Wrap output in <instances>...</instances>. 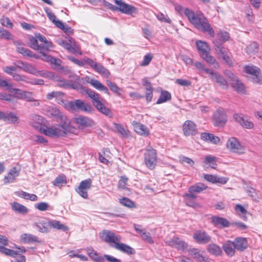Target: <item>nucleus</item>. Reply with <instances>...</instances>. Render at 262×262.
I'll return each instance as SVG.
<instances>
[{
    "mask_svg": "<svg viewBox=\"0 0 262 262\" xmlns=\"http://www.w3.org/2000/svg\"><path fill=\"white\" fill-rule=\"evenodd\" d=\"M45 123V119L40 116L34 115L32 116V120L30 122L31 125L35 129L42 132L46 126L43 125Z\"/></svg>",
    "mask_w": 262,
    "mask_h": 262,
    "instance_id": "nucleus-20",
    "label": "nucleus"
},
{
    "mask_svg": "<svg viewBox=\"0 0 262 262\" xmlns=\"http://www.w3.org/2000/svg\"><path fill=\"white\" fill-rule=\"evenodd\" d=\"M93 69L103 77H108L110 75V73L108 70L98 62H96Z\"/></svg>",
    "mask_w": 262,
    "mask_h": 262,
    "instance_id": "nucleus-40",
    "label": "nucleus"
},
{
    "mask_svg": "<svg viewBox=\"0 0 262 262\" xmlns=\"http://www.w3.org/2000/svg\"><path fill=\"white\" fill-rule=\"evenodd\" d=\"M33 226L41 233H47L50 231L49 222L45 220H40L38 222L34 223Z\"/></svg>",
    "mask_w": 262,
    "mask_h": 262,
    "instance_id": "nucleus-26",
    "label": "nucleus"
},
{
    "mask_svg": "<svg viewBox=\"0 0 262 262\" xmlns=\"http://www.w3.org/2000/svg\"><path fill=\"white\" fill-rule=\"evenodd\" d=\"M70 43L67 40H57V42L69 51L72 53H78V48L75 45L74 42H72L71 39L69 40Z\"/></svg>",
    "mask_w": 262,
    "mask_h": 262,
    "instance_id": "nucleus-29",
    "label": "nucleus"
},
{
    "mask_svg": "<svg viewBox=\"0 0 262 262\" xmlns=\"http://www.w3.org/2000/svg\"><path fill=\"white\" fill-rule=\"evenodd\" d=\"M208 74H209L212 80L215 81L224 89H227L228 88L226 80L220 74L217 72H214L211 70L210 72Z\"/></svg>",
    "mask_w": 262,
    "mask_h": 262,
    "instance_id": "nucleus-24",
    "label": "nucleus"
},
{
    "mask_svg": "<svg viewBox=\"0 0 262 262\" xmlns=\"http://www.w3.org/2000/svg\"><path fill=\"white\" fill-rule=\"evenodd\" d=\"M46 78L52 80L56 82L59 86L63 88H70V81L61 78L59 76L51 72H48Z\"/></svg>",
    "mask_w": 262,
    "mask_h": 262,
    "instance_id": "nucleus-14",
    "label": "nucleus"
},
{
    "mask_svg": "<svg viewBox=\"0 0 262 262\" xmlns=\"http://www.w3.org/2000/svg\"><path fill=\"white\" fill-rule=\"evenodd\" d=\"M11 207L15 212L22 214H27L29 211L26 206L17 202L12 203Z\"/></svg>",
    "mask_w": 262,
    "mask_h": 262,
    "instance_id": "nucleus-42",
    "label": "nucleus"
},
{
    "mask_svg": "<svg viewBox=\"0 0 262 262\" xmlns=\"http://www.w3.org/2000/svg\"><path fill=\"white\" fill-rule=\"evenodd\" d=\"M76 124L84 127L91 126L93 125V121L90 118L84 116H79L75 119Z\"/></svg>",
    "mask_w": 262,
    "mask_h": 262,
    "instance_id": "nucleus-31",
    "label": "nucleus"
},
{
    "mask_svg": "<svg viewBox=\"0 0 262 262\" xmlns=\"http://www.w3.org/2000/svg\"><path fill=\"white\" fill-rule=\"evenodd\" d=\"M157 162L156 151L151 147H147L144 154V162L149 169L155 168Z\"/></svg>",
    "mask_w": 262,
    "mask_h": 262,
    "instance_id": "nucleus-6",
    "label": "nucleus"
},
{
    "mask_svg": "<svg viewBox=\"0 0 262 262\" xmlns=\"http://www.w3.org/2000/svg\"><path fill=\"white\" fill-rule=\"evenodd\" d=\"M29 46L32 49L35 50H38L39 52L46 58V60L48 61H50L52 63H54L56 61V59L53 58L50 56L47 55L45 53H43V47H42V44H38V39L37 38L36 36L35 37H29V42L28 43Z\"/></svg>",
    "mask_w": 262,
    "mask_h": 262,
    "instance_id": "nucleus-9",
    "label": "nucleus"
},
{
    "mask_svg": "<svg viewBox=\"0 0 262 262\" xmlns=\"http://www.w3.org/2000/svg\"><path fill=\"white\" fill-rule=\"evenodd\" d=\"M215 50L221 58L229 65L231 66L232 63L230 59V53L227 49L223 47L221 44H216L215 45Z\"/></svg>",
    "mask_w": 262,
    "mask_h": 262,
    "instance_id": "nucleus-16",
    "label": "nucleus"
},
{
    "mask_svg": "<svg viewBox=\"0 0 262 262\" xmlns=\"http://www.w3.org/2000/svg\"><path fill=\"white\" fill-rule=\"evenodd\" d=\"M20 169L16 167H12L9 172L4 177L5 184L13 183L15 179L19 176Z\"/></svg>",
    "mask_w": 262,
    "mask_h": 262,
    "instance_id": "nucleus-27",
    "label": "nucleus"
},
{
    "mask_svg": "<svg viewBox=\"0 0 262 262\" xmlns=\"http://www.w3.org/2000/svg\"><path fill=\"white\" fill-rule=\"evenodd\" d=\"M100 238L107 243L111 247L115 248L121 240V237L108 230H103L99 233Z\"/></svg>",
    "mask_w": 262,
    "mask_h": 262,
    "instance_id": "nucleus-3",
    "label": "nucleus"
},
{
    "mask_svg": "<svg viewBox=\"0 0 262 262\" xmlns=\"http://www.w3.org/2000/svg\"><path fill=\"white\" fill-rule=\"evenodd\" d=\"M95 107L99 112H100L101 113L103 114L105 116L112 117V113L111 110L105 106L103 101H101L100 103L97 104V105Z\"/></svg>",
    "mask_w": 262,
    "mask_h": 262,
    "instance_id": "nucleus-44",
    "label": "nucleus"
},
{
    "mask_svg": "<svg viewBox=\"0 0 262 262\" xmlns=\"http://www.w3.org/2000/svg\"><path fill=\"white\" fill-rule=\"evenodd\" d=\"M67 133L61 125L58 124L50 127L46 126L43 129V133L45 135L53 138L63 137Z\"/></svg>",
    "mask_w": 262,
    "mask_h": 262,
    "instance_id": "nucleus-7",
    "label": "nucleus"
},
{
    "mask_svg": "<svg viewBox=\"0 0 262 262\" xmlns=\"http://www.w3.org/2000/svg\"><path fill=\"white\" fill-rule=\"evenodd\" d=\"M57 27L62 30L66 33L71 34L73 33V30L72 28L67 25L64 24L61 21H57Z\"/></svg>",
    "mask_w": 262,
    "mask_h": 262,
    "instance_id": "nucleus-53",
    "label": "nucleus"
},
{
    "mask_svg": "<svg viewBox=\"0 0 262 262\" xmlns=\"http://www.w3.org/2000/svg\"><path fill=\"white\" fill-rule=\"evenodd\" d=\"M157 19L161 21L164 22L168 24H171V19L169 18L167 14H165L163 13L160 12L156 15Z\"/></svg>",
    "mask_w": 262,
    "mask_h": 262,
    "instance_id": "nucleus-59",
    "label": "nucleus"
},
{
    "mask_svg": "<svg viewBox=\"0 0 262 262\" xmlns=\"http://www.w3.org/2000/svg\"><path fill=\"white\" fill-rule=\"evenodd\" d=\"M224 74L230 79L232 87L234 88L237 92H242L244 91V85L231 71L230 70H226L224 72Z\"/></svg>",
    "mask_w": 262,
    "mask_h": 262,
    "instance_id": "nucleus-11",
    "label": "nucleus"
},
{
    "mask_svg": "<svg viewBox=\"0 0 262 262\" xmlns=\"http://www.w3.org/2000/svg\"><path fill=\"white\" fill-rule=\"evenodd\" d=\"M188 252L190 256H192L199 262H211L210 259L208 257L203 256V252L196 248L189 249Z\"/></svg>",
    "mask_w": 262,
    "mask_h": 262,
    "instance_id": "nucleus-17",
    "label": "nucleus"
},
{
    "mask_svg": "<svg viewBox=\"0 0 262 262\" xmlns=\"http://www.w3.org/2000/svg\"><path fill=\"white\" fill-rule=\"evenodd\" d=\"M258 49V46L257 42H253L247 47V53L253 54L257 53Z\"/></svg>",
    "mask_w": 262,
    "mask_h": 262,
    "instance_id": "nucleus-55",
    "label": "nucleus"
},
{
    "mask_svg": "<svg viewBox=\"0 0 262 262\" xmlns=\"http://www.w3.org/2000/svg\"><path fill=\"white\" fill-rule=\"evenodd\" d=\"M93 69L103 77H108L110 75V73L108 70L98 62H96Z\"/></svg>",
    "mask_w": 262,
    "mask_h": 262,
    "instance_id": "nucleus-41",
    "label": "nucleus"
},
{
    "mask_svg": "<svg viewBox=\"0 0 262 262\" xmlns=\"http://www.w3.org/2000/svg\"><path fill=\"white\" fill-rule=\"evenodd\" d=\"M0 251L6 255L15 257L17 255V252L5 247L4 246H0Z\"/></svg>",
    "mask_w": 262,
    "mask_h": 262,
    "instance_id": "nucleus-57",
    "label": "nucleus"
},
{
    "mask_svg": "<svg viewBox=\"0 0 262 262\" xmlns=\"http://www.w3.org/2000/svg\"><path fill=\"white\" fill-rule=\"evenodd\" d=\"M119 203L122 205L129 208H135L136 207L134 202L125 197L119 199Z\"/></svg>",
    "mask_w": 262,
    "mask_h": 262,
    "instance_id": "nucleus-48",
    "label": "nucleus"
},
{
    "mask_svg": "<svg viewBox=\"0 0 262 262\" xmlns=\"http://www.w3.org/2000/svg\"><path fill=\"white\" fill-rule=\"evenodd\" d=\"M20 241L24 244L41 243V240L37 236L30 233H23L20 236Z\"/></svg>",
    "mask_w": 262,
    "mask_h": 262,
    "instance_id": "nucleus-23",
    "label": "nucleus"
},
{
    "mask_svg": "<svg viewBox=\"0 0 262 262\" xmlns=\"http://www.w3.org/2000/svg\"><path fill=\"white\" fill-rule=\"evenodd\" d=\"M84 94H87L88 97L91 99L92 102L95 106L101 101H103L100 95L93 90L86 88V89H84Z\"/></svg>",
    "mask_w": 262,
    "mask_h": 262,
    "instance_id": "nucleus-25",
    "label": "nucleus"
},
{
    "mask_svg": "<svg viewBox=\"0 0 262 262\" xmlns=\"http://www.w3.org/2000/svg\"><path fill=\"white\" fill-rule=\"evenodd\" d=\"M212 222L217 226H220L222 227H226L230 226L229 222L225 218L213 216L212 217Z\"/></svg>",
    "mask_w": 262,
    "mask_h": 262,
    "instance_id": "nucleus-38",
    "label": "nucleus"
},
{
    "mask_svg": "<svg viewBox=\"0 0 262 262\" xmlns=\"http://www.w3.org/2000/svg\"><path fill=\"white\" fill-rule=\"evenodd\" d=\"M15 194L20 198L26 200H29L32 201H36L38 197L34 194H30L23 191H17L14 192Z\"/></svg>",
    "mask_w": 262,
    "mask_h": 262,
    "instance_id": "nucleus-37",
    "label": "nucleus"
},
{
    "mask_svg": "<svg viewBox=\"0 0 262 262\" xmlns=\"http://www.w3.org/2000/svg\"><path fill=\"white\" fill-rule=\"evenodd\" d=\"M207 188V186L202 183H198L190 186L188 189L189 192L200 193Z\"/></svg>",
    "mask_w": 262,
    "mask_h": 262,
    "instance_id": "nucleus-47",
    "label": "nucleus"
},
{
    "mask_svg": "<svg viewBox=\"0 0 262 262\" xmlns=\"http://www.w3.org/2000/svg\"><path fill=\"white\" fill-rule=\"evenodd\" d=\"M183 129L184 134L186 136L194 135L198 132L195 124L190 120H187L184 122Z\"/></svg>",
    "mask_w": 262,
    "mask_h": 262,
    "instance_id": "nucleus-19",
    "label": "nucleus"
},
{
    "mask_svg": "<svg viewBox=\"0 0 262 262\" xmlns=\"http://www.w3.org/2000/svg\"><path fill=\"white\" fill-rule=\"evenodd\" d=\"M68 106L72 111H80L85 113H91L93 110V108L90 104L85 102L81 99L69 101Z\"/></svg>",
    "mask_w": 262,
    "mask_h": 262,
    "instance_id": "nucleus-4",
    "label": "nucleus"
},
{
    "mask_svg": "<svg viewBox=\"0 0 262 262\" xmlns=\"http://www.w3.org/2000/svg\"><path fill=\"white\" fill-rule=\"evenodd\" d=\"M132 124L134 126L135 131L137 134L145 136H148L149 135V130L144 125L135 121H133Z\"/></svg>",
    "mask_w": 262,
    "mask_h": 262,
    "instance_id": "nucleus-30",
    "label": "nucleus"
},
{
    "mask_svg": "<svg viewBox=\"0 0 262 262\" xmlns=\"http://www.w3.org/2000/svg\"><path fill=\"white\" fill-rule=\"evenodd\" d=\"M88 82L90 83L94 88L97 90L103 91L107 94H110L107 88L103 85L100 81L96 79H91L90 81H88Z\"/></svg>",
    "mask_w": 262,
    "mask_h": 262,
    "instance_id": "nucleus-32",
    "label": "nucleus"
},
{
    "mask_svg": "<svg viewBox=\"0 0 262 262\" xmlns=\"http://www.w3.org/2000/svg\"><path fill=\"white\" fill-rule=\"evenodd\" d=\"M115 249L118 250L122 252L126 253L129 254H132L135 253V250L131 247L127 245H126L123 243H121L119 242V243L116 246Z\"/></svg>",
    "mask_w": 262,
    "mask_h": 262,
    "instance_id": "nucleus-35",
    "label": "nucleus"
},
{
    "mask_svg": "<svg viewBox=\"0 0 262 262\" xmlns=\"http://www.w3.org/2000/svg\"><path fill=\"white\" fill-rule=\"evenodd\" d=\"M226 146L228 149L234 152H243L242 146L239 141L234 137L229 138L226 144Z\"/></svg>",
    "mask_w": 262,
    "mask_h": 262,
    "instance_id": "nucleus-18",
    "label": "nucleus"
},
{
    "mask_svg": "<svg viewBox=\"0 0 262 262\" xmlns=\"http://www.w3.org/2000/svg\"><path fill=\"white\" fill-rule=\"evenodd\" d=\"M93 69L103 77H108L110 75V73L108 70L98 62H96Z\"/></svg>",
    "mask_w": 262,
    "mask_h": 262,
    "instance_id": "nucleus-39",
    "label": "nucleus"
},
{
    "mask_svg": "<svg viewBox=\"0 0 262 262\" xmlns=\"http://www.w3.org/2000/svg\"><path fill=\"white\" fill-rule=\"evenodd\" d=\"M63 93L61 92L53 91L48 93L46 97L48 100H51L53 98L61 97Z\"/></svg>",
    "mask_w": 262,
    "mask_h": 262,
    "instance_id": "nucleus-62",
    "label": "nucleus"
},
{
    "mask_svg": "<svg viewBox=\"0 0 262 262\" xmlns=\"http://www.w3.org/2000/svg\"><path fill=\"white\" fill-rule=\"evenodd\" d=\"M185 14L189 19L191 23L198 30L204 32H207L211 37H213L214 32L209 25L208 20L202 13L198 14L188 8L185 9Z\"/></svg>",
    "mask_w": 262,
    "mask_h": 262,
    "instance_id": "nucleus-1",
    "label": "nucleus"
},
{
    "mask_svg": "<svg viewBox=\"0 0 262 262\" xmlns=\"http://www.w3.org/2000/svg\"><path fill=\"white\" fill-rule=\"evenodd\" d=\"M193 237L198 243L201 244L208 243L211 239L210 236L205 232L200 230L195 232Z\"/></svg>",
    "mask_w": 262,
    "mask_h": 262,
    "instance_id": "nucleus-22",
    "label": "nucleus"
},
{
    "mask_svg": "<svg viewBox=\"0 0 262 262\" xmlns=\"http://www.w3.org/2000/svg\"><path fill=\"white\" fill-rule=\"evenodd\" d=\"M38 41H40L41 42L40 44H42V47L43 48V53H45L46 52L48 51L51 48H52V44L51 42L47 40L46 38L42 35L40 34H38L36 35Z\"/></svg>",
    "mask_w": 262,
    "mask_h": 262,
    "instance_id": "nucleus-34",
    "label": "nucleus"
},
{
    "mask_svg": "<svg viewBox=\"0 0 262 262\" xmlns=\"http://www.w3.org/2000/svg\"><path fill=\"white\" fill-rule=\"evenodd\" d=\"M223 248L226 254L229 256H233L235 253L234 243L230 241H228L223 245Z\"/></svg>",
    "mask_w": 262,
    "mask_h": 262,
    "instance_id": "nucleus-36",
    "label": "nucleus"
},
{
    "mask_svg": "<svg viewBox=\"0 0 262 262\" xmlns=\"http://www.w3.org/2000/svg\"><path fill=\"white\" fill-rule=\"evenodd\" d=\"M18 63L24 66L22 67L24 71L35 76H40L46 78V75L48 72L37 70L32 64L27 62L18 61Z\"/></svg>",
    "mask_w": 262,
    "mask_h": 262,
    "instance_id": "nucleus-12",
    "label": "nucleus"
},
{
    "mask_svg": "<svg viewBox=\"0 0 262 262\" xmlns=\"http://www.w3.org/2000/svg\"><path fill=\"white\" fill-rule=\"evenodd\" d=\"M213 123L214 126L222 127L224 126L227 121V116L224 110H218L213 114L212 117Z\"/></svg>",
    "mask_w": 262,
    "mask_h": 262,
    "instance_id": "nucleus-10",
    "label": "nucleus"
},
{
    "mask_svg": "<svg viewBox=\"0 0 262 262\" xmlns=\"http://www.w3.org/2000/svg\"><path fill=\"white\" fill-rule=\"evenodd\" d=\"M208 250L211 254L216 256L220 255L222 253L220 247L215 244L209 245L208 247Z\"/></svg>",
    "mask_w": 262,
    "mask_h": 262,
    "instance_id": "nucleus-49",
    "label": "nucleus"
},
{
    "mask_svg": "<svg viewBox=\"0 0 262 262\" xmlns=\"http://www.w3.org/2000/svg\"><path fill=\"white\" fill-rule=\"evenodd\" d=\"M49 223L50 224V229L51 228V227H52L58 230H61L64 231H66L68 230V227L64 225L63 224H61L59 221L56 220H52L49 221Z\"/></svg>",
    "mask_w": 262,
    "mask_h": 262,
    "instance_id": "nucleus-46",
    "label": "nucleus"
},
{
    "mask_svg": "<svg viewBox=\"0 0 262 262\" xmlns=\"http://www.w3.org/2000/svg\"><path fill=\"white\" fill-rule=\"evenodd\" d=\"M247 194L250 197L253 201L255 202L258 201V196L255 190L252 187L247 188Z\"/></svg>",
    "mask_w": 262,
    "mask_h": 262,
    "instance_id": "nucleus-52",
    "label": "nucleus"
},
{
    "mask_svg": "<svg viewBox=\"0 0 262 262\" xmlns=\"http://www.w3.org/2000/svg\"><path fill=\"white\" fill-rule=\"evenodd\" d=\"M247 74L251 75L249 80L253 83L262 84V73L260 69L252 64L247 65Z\"/></svg>",
    "mask_w": 262,
    "mask_h": 262,
    "instance_id": "nucleus-5",
    "label": "nucleus"
},
{
    "mask_svg": "<svg viewBox=\"0 0 262 262\" xmlns=\"http://www.w3.org/2000/svg\"><path fill=\"white\" fill-rule=\"evenodd\" d=\"M171 98V94L167 91H162L160 96L157 101V104L164 103Z\"/></svg>",
    "mask_w": 262,
    "mask_h": 262,
    "instance_id": "nucleus-45",
    "label": "nucleus"
},
{
    "mask_svg": "<svg viewBox=\"0 0 262 262\" xmlns=\"http://www.w3.org/2000/svg\"><path fill=\"white\" fill-rule=\"evenodd\" d=\"M234 119L236 122H238L242 126H244L245 125H246L244 115L238 113L235 114L234 115Z\"/></svg>",
    "mask_w": 262,
    "mask_h": 262,
    "instance_id": "nucleus-63",
    "label": "nucleus"
},
{
    "mask_svg": "<svg viewBox=\"0 0 262 262\" xmlns=\"http://www.w3.org/2000/svg\"><path fill=\"white\" fill-rule=\"evenodd\" d=\"M92 185V181L90 179H88L81 181L78 186L80 189H84L89 190Z\"/></svg>",
    "mask_w": 262,
    "mask_h": 262,
    "instance_id": "nucleus-60",
    "label": "nucleus"
},
{
    "mask_svg": "<svg viewBox=\"0 0 262 262\" xmlns=\"http://www.w3.org/2000/svg\"><path fill=\"white\" fill-rule=\"evenodd\" d=\"M17 52L24 56H27L35 59H39V56L33 53L29 49L26 48L24 47H19L17 48Z\"/></svg>",
    "mask_w": 262,
    "mask_h": 262,
    "instance_id": "nucleus-33",
    "label": "nucleus"
},
{
    "mask_svg": "<svg viewBox=\"0 0 262 262\" xmlns=\"http://www.w3.org/2000/svg\"><path fill=\"white\" fill-rule=\"evenodd\" d=\"M11 76L13 80L17 82L23 81L26 83L29 82V79L26 75H20L15 72Z\"/></svg>",
    "mask_w": 262,
    "mask_h": 262,
    "instance_id": "nucleus-51",
    "label": "nucleus"
},
{
    "mask_svg": "<svg viewBox=\"0 0 262 262\" xmlns=\"http://www.w3.org/2000/svg\"><path fill=\"white\" fill-rule=\"evenodd\" d=\"M196 46L201 57L214 68L218 69L219 64L215 59L209 54L210 49L207 42L202 40L196 41Z\"/></svg>",
    "mask_w": 262,
    "mask_h": 262,
    "instance_id": "nucleus-2",
    "label": "nucleus"
},
{
    "mask_svg": "<svg viewBox=\"0 0 262 262\" xmlns=\"http://www.w3.org/2000/svg\"><path fill=\"white\" fill-rule=\"evenodd\" d=\"M10 91L15 95L16 98L20 99H21L24 92V91L16 88L11 89Z\"/></svg>",
    "mask_w": 262,
    "mask_h": 262,
    "instance_id": "nucleus-64",
    "label": "nucleus"
},
{
    "mask_svg": "<svg viewBox=\"0 0 262 262\" xmlns=\"http://www.w3.org/2000/svg\"><path fill=\"white\" fill-rule=\"evenodd\" d=\"M139 227V225L136 224L134 225L135 230L141 235L142 239L144 241L150 244H154V241L152 237L150 236V234L147 232L145 229H140Z\"/></svg>",
    "mask_w": 262,
    "mask_h": 262,
    "instance_id": "nucleus-28",
    "label": "nucleus"
},
{
    "mask_svg": "<svg viewBox=\"0 0 262 262\" xmlns=\"http://www.w3.org/2000/svg\"><path fill=\"white\" fill-rule=\"evenodd\" d=\"M66 183V178L64 175H60L58 176L53 181V184L55 186H59L62 184Z\"/></svg>",
    "mask_w": 262,
    "mask_h": 262,
    "instance_id": "nucleus-61",
    "label": "nucleus"
},
{
    "mask_svg": "<svg viewBox=\"0 0 262 262\" xmlns=\"http://www.w3.org/2000/svg\"><path fill=\"white\" fill-rule=\"evenodd\" d=\"M234 243L235 249L238 251H243L246 248V239L242 237H237Z\"/></svg>",
    "mask_w": 262,
    "mask_h": 262,
    "instance_id": "nucleus-43",
    "label": "nucleus"
},
{
    "mask_svg": "<svg viewBox=\"0 0 262 262\" xmlns=\"http://www.w3.org/2000/svg\"><path fill=\"white\" fill-rule=\"evenodd\" d=\"M106 84L110 88L111 90L113 92L117 94L118 95H120V89L115 83L110 80H106Z\"/></svg>",
    "mask_w": 262,
    "mask_h": 262,
    "instance_id": "nucleus-58",
    "label": "nucleus"
},
{
    "mask_svg": "<svg viewBox=\"0 0 262 262\" xmlns=\"http://www.w3.org/2000/svg\"><path fill=\"white\" fill-rule=\"evenodd\" d=\"M54 115H57V119L60 122L59 125H61L67 132L70 130L71 121L70 119L65 115H64L59 110H53Z\"/></svg>",
    "mask_w": 262,
    "mask_h": 262,
    "instance_id": "nucleus-15",
    "label": "nucleus"
},
{
    "mask_svg": "<svg viewBox=\"0 0 262 262\" xmlns=\"http://www.w3.org/2000/svg\"><path fill=\"white\" fill-rule=\"evenodd\" d=\"M0 120H3L9 123L17 124L19 123L18 117L10 112H3L0 111Z\"/></svg>",
    "mask_w": 262,
    "mask_h": 262,
    "instance_id": "nucleus-21",
    "label": "nucleus"
},
{
    "mask_svg": "<svg viewBox=\"0 0 262 262\" xmlns=\"http://www.w3.org/2000/svg\"><path fill=\"white\" fill-rule=\"evenodd\" d=\"M117 5L116 11H119L127 15H133L138 13L137 9L130 5L125 3L122 0H114Z\"/></svg>",
    "mask_w": 262,
    "mask_h": 262,
    "instance_id": "nucleus-8",
    "label": "nucleus"
},
{
    "mask_svg": "<svg viewBox=\"0 0 262 262\" xmlns=\"http://www.w3.org/2000/svg\"><path fill=\"white\" fill-rule=\"evenodd\" d=\"M45 11L49 18V19L52 21V22L57 27V21H61L59 20H56V17L55 14L52 12L48 8H45Z\"/></svg>",
    "mask_w": 262,
    "mask_h": 262,
    "instance_id": "nucleus-54",
    "label": "nucleus"
},
{
    "mask_svg": "<svg viewBox=\"0 0 262 262\" xmlns=\"http://www.w3.org/2000/svg\"><path fill=\"white\" fill-rule=\"evenodd\" d=\"M204 162L213 169H215L217 165L215 161V157L211 155L207 156L205 157Z\"/></svg>",
    "mask_w": 262,
    "mask_h": 262,
    "instance_id": "nucleus-50",
    "label": "nucleus"
},
{
    "mask_svg": "<svg viewBox=\"0 0 262 262\" xmlns=\"http://www.w3.org/2000/svg\"><path fill=\"white\" fill-rule=\"evenodd\" d=\"M0 38L7 40L13 39V35L7 30L0 28Z\"/></svg>",
    "mask_w": 262,
    "mask_h": 262,
    "instance_id": "nucleus-56",
    "label": "nucleus"
},
{
    "mask_svg": "<svg viewBox=\"0 0 262 262\" xmlns=\"http://www.w3.org/2000/svg\"><path fill=\"white\" fill-rule=\"evenodd\" d=\"M165 244L166 245L178 250H184L187 248V244L176 236L166 241Z\"/></svg>",
    "mask_w": 262,
    "mask_h": 262,
    "instance_id": "nucleus-13",
    "label": "nucleus"
}]
</instances>
